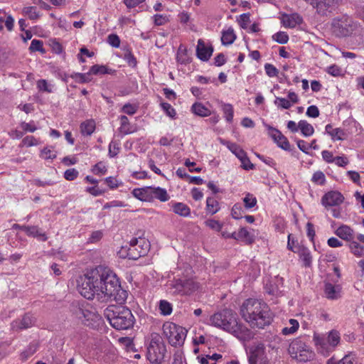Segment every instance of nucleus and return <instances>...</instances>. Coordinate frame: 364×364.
<instances>
[{"label": "nucleus", "mask_w": 364, "mask_h": 364, "mask_svg": "<svg viewBox=\"0 0 364 364\" xmlns=\"http://www.w3.org/2000/svg\"><path fill=\"white\" fill-rule=\"evenodd\" d=\"M245 207L247 209L254 208L257 205V198L252 194L247 193L243 198Z\"/></svg>", "instance_id": "obj_43"}, {"label": "nucleus", "mask_w": 364, "mask_h": 364, "mask_svg": "<svg viewBox=\"0 0 364 364\" xmlns=\"http://www.w3.org/2000/svg\"><path fill=\"white\" fill-rule=\"evenodd\" d=\"M220 204L213 197H208L206 199V210L210 215H214L220 210Z\"/></svg>", "instance_id": "obj_30"}, {"label": "nucleus", "mask_w": 364, "mask_h": 364, "mask_svg": "<svg viewBox=\"0 0 364 364\" xmlns=\"http://www.w3.org/2000/svg\"><path fill=\"white\" fill-rule=\"evenodd\" d=\"M151 196L152 197V201H154V199H158L161 202H166L170 198L166 190L159 186H151Z\"/></svg>", "instance_id": "obj_21"}, {"label": "nucleus", "mask_w": 364, "mask_h": 364, "mask_svg": "<svg viewBox=\"0 0 364 364\" xmlns=\"http://www.w3.org/2000/svg\"><path fill=\"white\" fill-rule=\"evenodd\" d=\"M333 141H343L348 137V133L342 128H335L331 134Z\"/></svg>", "instance_id": "obj_35"}, {"label": "nucleus", "mask_w": 364, "mask_h": 364, "mask_svg": "<svg viewBox=\"0 0 364 364\" xmlns=\"http://www.w3.org/2000/svg\"><path fill=\"white\" fill-rule=\"evenodd\" d=\"M311 181H312V182H314L316 184L322 186V185H324L326 183V177H325L324 173L322 171H316L313 174Z\"/></svg>", "instance_id": "obj_51"}, {"label": "nucleus", "mask_w": 364, "mask_h": 364, "mask_svg": "<svg viewBox=\"0 0 364 364\" xmlns=\"http://www.w3.org/2000/svg\"><path fill=\"white\" fill-rule=\"evenodd\" d=\"M57 156L56 154L54 153L50 147L48 146H46L44 147L41 151V153H40V157H41L42 159H44L46 160H48V159H55Z\"/></svg>", "instance_id": "obj_50"}, {"label": "nucleus", "mask_w": 364, "mask_h": 364, "mask_svg": "<svg viewBox=\"0 0 364 364\" xmlns=\"http://www.w3.org/2000/svg\"><path fill=\"white\" fill-rule=\"evenodd\" d=\"M191 112L200 117H208L211 115V111L201 102H195L191 106Z\"/></svg>", "instance_id": "obj_24"}, {"label": "nucleus", "mask_w": 364, "mask_h": 364, "mask_svg": "<svg viewBox=\"0 0 364 364\" xmlns=\"http://www.w3.org/2000/svg\"><path fill=\"white\" fill-rule=\"evenodd\" d=\"M23 13L31 20H36L40 17V14L36 11V6H28L23 9Z\"/></svg>", "instance_id": "obj_41"}, {"label": "nucleus", "mask_w": 364, "mask_h": 364, "mask_svg": "<svg viewBox=\"0 0 364 364\" xmlns=\"http://www.w3.org/2000/svg\"><path fill=\"white\" fill-rule=\"evenodd\" d=\"M340 290L339 285H333L329 282L325 284L324 291L326 297L329 299H337L339 297Z\"/></svg>", "instance_id": "obj_22"}, {"label": "nucleus", "mask_w": 364, "mask_h": 364, "mask_svg": "<svg viewBox=\"0 0 364 364\" xmlns=\"http://www.w3.org/2000/svg\"><path fill=\"white\" fill-rule=\"evenodd\" d=\"M107 42L114 48H119L120 46V38L115 33H111L108 36Z\"/></svg>", "instance_id": "obj_58"}, {"label": "nucleus", "mask_w": 364, "mask_h": 364, "mask_svg": "<svg viewBox=\"0 0 364 364\" xmlns=\"http://www.w3.org/2000/svg\"><path fill=\"white\" fill-rule=\"evenodd\" d=\"M171 288L175 289V293L190 295L198 289V285L192 279L179 278L173 282Z\"/></svg>", "instance_id": "obj_9"}, {"label": "nucleus", "mask_w": 364, "mask_h": 364, "mask_svg": "<svg viewBox=\"0 0 364 364\" xmlns=\"http://www.w3.org/2000/svg\"><path fill=\"white\" fill-rule=\"evenodd\" d=\"M306 114L312 118H316L319 116L318 108L316 105H311L307 108Z\"/></svg>", "instance_id": "obj_63"}, {"label": "nucleus", "mask_w": 364, "mask_h": 364, "mask_svg": "<svg viewBox=\"0 0 364 364\" xmlns=\"http://www.w3.org/2000/svg\"><path fill=\"white\" fill-rule=\"evenodd\" d=\"M26 234L29 237H37L41 241H46L48 237L45 233H42L38 226H27Z\"/></svg>", "instance_id": "obj_26"}, {"label": "nucleus", "mask_w": 364, "mask_h": 364, "mask_svg": "<svg viewBox=\"0 0 364 364\" xmlns=\"http://www.w3.org/2000/svg\"><path fill=\"white\" fill-rule=\"evenodd\" d=\"M163 333L172 346H181L186 337L185 328L172 322H166L163 325Z\"/></svg>", "instance_id": "obj_8"}, {"label": "nucleus", "mask_w": 364, "mask_h": 364, "mask_svg": "<svg viewBox=\"0 0 364 364\" xmlns=\"http://www.w3.org/2000/svg\"><path fill=\"white\" fill-rule=\"evenodd\" d=\"M309 347L308 345L304 342L301 338H296L294 339L289 346V353L291 355L292 358H296L298 355V353L301 350H304L305 348Z\"/></svg>", "instance_id": "obj_18"}, {"label": "nucleus", "mask_w": 364, "mask_h": 364, "mask_svg": "<svg viewBox=\"0 0 364 364\" xmlns=\"http://www.w3.org/2000/svg\"><path fill=\"white\" fill-rule=\"evenodd\" d=\"M240 311L241 316L252 328H264L273 321L272 313L262 300L247 299L242 303Z\"/></svg>", "instance_id": "obj_3"}, {"label": "nucleus", "mask_w": 364, "mask_h": 364, "mask_svg": "<svg viewBox=\"0 0 364 364\" xmlns=\"http://www.w3.org/2000/svg\"><path fill=\"white\" fill-rule=\"evenodd\" d=\"M29 50L31 52L38 51L42 54H44L46 52V49L43 48V41L38 39H33L31 41V46L29 47Z\"/></svg>", "instance_id": "obj_38"}, {"label": "nucleus", "mask_w": 364, "mask_h": 364, "mask_svg": "<svg viewBox=\"0 0 364 364\" xmlns=\"http://www.w3.org/2000/svg\"><path fill=\"white\" fill-rule=\"evenodd\" d=\"M173 212L181 217L187 218L191 215V208L181 202H174L171 205Z\"/></svg>", "instance_id": "obj_20"}, {"label": "nucleus", "mask_w": 364, "mask_h": 364, "mask_svg": "<svg viewBox=\"0 0 364 364\" xmlns=\"http://www.w3.org/2000/svg\"><path fill=\"white\" fill-rule=\"evenodd\" d=\"M213 50L214 48L211 44L206 46L203 39H198L196 50L198 58L202 61L206 62L210 58Z\"/></svg>", "instance_id": "obj_14"}, {"label": "nucleus", "mask_w": 364, "mask_h": 364, "mask_svg": "<svg viewBox=\"0 0 364 364\" xmlns=\"http://www.w3.org/2000/svg\"><path fill=\"white\" fill-rule=\"evenodd\" d=\"M344 200V197L338 191H331L321 198V204L328 209L329 207L338 206Z\"/></svg>", "instance_id": "obj_11"}, {"label": "nucleus", "mask_w": 364, "mask_h": 364, "mask_svg": "<svg viewBox=\"0 0 364 364\" xmlns=\"http://www.w3.org/2000/svg\"><path fill=\"white\" fill-rule=\"evenodd\" d=\"M250 13H245V14H241L239 16V18L237 19V22L242 28L246 29L247 28V24L250 22Z\"/></svg>", "instance_id": "obj_53"}, {"label": "nucleus", "mask_w": 364, "mask_h": 364, "mask_svg": "<svg viewBox=\"0 0 364 364\" xmlns=\"http://www.w3.org/2000/svg\"><path fill=\"white\" fill-rule=\"evenodd\" d=\"M297 252H299L300 259L303 262V265L306 267H311L312 257L309 249L305 247H299Z\"/></svg>", "instance_id": "obj_23"}, {"label": "nucleus", "mask_w": 364, "mask_h": 364, "mask_svg": "<svg viewBox=\"0 0 364 364\" xmlns=\"http://www.w3.org/2000/svg\"><path fill=\"white\" fill-rule=\"evenodd\" d=\"M159 309L160 313L164 316L170 315L172 313V304L166 300H161L159 301Z\"/></svg>", "instance_id": "obj_37"}, {"label": "nucleus", "mask_w": 364, "mask_h": 364, "mask_svg": "<svg viewBox=\"0 0 364 364\" xmlns=\"http://www.w3.org/2000/svg\"><path fill=\"white\" fill-rule=\"evenodd\" d=\"M223 144H226L228 149L239 159L246 152L237 144L230 141H222Z\"/></svg>", "instance_id": "obj_33"}, {"label": "nucleus", "mask_w": 364, "mask_h": 364, "mask_svg": "<svg viewBox=\"0 0 364 364\" xmlns=\"http://www.w3.org/2000/svg\"><path fill=\"white\" fill-rule=\"evenodd\" d=\"M223 112L226 121L231 123L233 119L234 109L231 104H223Z\"/></svg>", "instance_id": "obj_39"}, {"label": "nucleus", "mask_w": 364, "mask_h": 364, "mask_svg": "<svg viewBox=\"0 0 364 364\" xmlns=\"http://www.w3.org/2000/svg\"><path fill=\"white\" fill-rule=\"evenodd\" d=\"M317 11L322 15H327V13H332L336 8L335 0H318L316 3Z\"/></svg>", "instance_id": "obj_16"}, {"label": "nucleus", "mask_w": 364, "mask_h": 364, "mask_svg": "<svg viewBox=\"0 0 364 364\" xmlns=\"http://www.w3.org/2000/svg\"><path fill=\"white\" fill-rule=\"evenodd\" d=\"M79 293L85 299L92 300L97 296L102 301H115L124 304L128 292L123 289L117 274L107 267L102 265L91 269L80 277L77 286Z\"/></svg>", "instance_id": "obj_1"}, {"label": "nucleus", "mask_w": 364, "mask_h": 364, "mask_svg": "<svg viewBox=\"0 0 364 364\" xmlns=\"http://www.w3.org/2000/svg\"><path fill=\"white\" fill-rule=\"evenodd\" d=\"M206 226L215 231L220 232L223 228V224L214 219H208L205 222Z\"/></svg>", "instance_id": "obj_56"}, {"label": "nucleus", "mask_w": 364, "mask_h": 364, "mask_svg": "<svg viewBox=\"0 0 364 364\" xmlns=\"http://www.w3.org/2000/svg\"><path fill=\"white\" fill-rule=\"evenodd\" d=\"M177 62L181 64H188L191 62V58L188 55V50L186 48L181 44L178 47L176 55Z\"/></svg>", "instance_id": "obj_28"}, {"label": "nucleus", "mask_w": 364, "mask_h": 364, "mask_svg": "<svg viewBox=\"0 0 364 364\" xmlns=\"http://www.w3.org/2000/svg\"><path fill=\"white\" fill-rule=\"evenodd\" d=\"M266 127L272 132L269 133V136L279 148L285 151H291L289 140L279 129L268 124L266 125Z\"/></svg>", "instance_id": "obj_10"}, {"label": "nucleus", "mask_w": 364, "mask_h": 364, "mask_svg": "<svg viewBox=\"0 0 364 364\" xmlns=\"http://www.w3.org/2000/svg\"><path fill=\"white\" fill-rule=\"evenodd\" d=\"M335 234L339 237L341 239L350 242L354 238V231L353 230L346 225H341L336 231Z\"/></svg>", "instance_id": "obj_19"}, {"label": "nucleus", "mask_w": 364, "mask_h": 364, "mask_svg": "<svg viewBox=\"0 0 364 364\" xmlns=\"http://www.w3.org/2000/svg\"><path fill=\"white\" fill-rule=\"evenodd\" d=\"M210 322L240 341H249L252 337L251 331L240 321L237 313L230 309L225 308L215 313L210 316Z\"/></svg>", "instance_id": "obj_2"}, {"label": "nucleus", "mask_w": 364, "mask_h": 364, "mask_svg": "<svg viewBox=\"0 0 364 364\" xmlns=\"http://www.w3.org/2000/svg\"><path fill=\"white\" fill-rule=\"evenodd\" d=\"M105 318L116 330H128L135 323L132 311L125 306L110 305L104 310Z\"/></svg>", "instance_id": "obj_4"}, {"label": "nucleus", "mask_w": 364, "mask_h": 364, "mask_svg": "<svg viewBox=\"0 0 364 364\" xmlns=\"http://www.w3.org/2000/svg\"><path fill=\"white\" fill-rule=\"evenodd\" d=\"M36 318L30 313H26L21 319L14 320L11 323L14 330H23L32 327L36 323Z\"/></svg>", "instance_id": "obj_13"}, {"label": "nucleus", "mask_w": 364, "mask_h": 364, "mask_svg": "<svg viewBox=\"0 0 364 364\" xmlns=\"http://www.w3.org/2000/svg\"><path fill=\"white\" fill-rule=\"evenodd\" d=\"M95 129V123L93 120H87L80 124L81 133L84 136H90Z\"/></svg>", "instance_id": "obj_32"}, {"label": "nucleus", "mask_w": 364, "mask_h": 364, "mask_svg": "<svg viewBox=\"0 0 364 364\" xmlns=\"http://www.w3.org/2000/svg\"><path fill=\"white\" fill-rule=\"evenodd\" d=\"M272 39L279 44H286L289 41V36L284 31H279L272 36Z\"/></svg>", "instance_id": "obj_46"}, {"label": "nucleus", "mask_w": 364, "mask_h": 364, "mask_svg": "<svg viewBox=\"0 0 364 364\" xmlns=\"http://www.w3.org/2000/svg\"><path fill=\"white\" fill-rule=\"evenodd\" d=\"M348 246L351 252L354 255L357 257L363 256L364 252V247L360 245L358 242L351 240Z\"/></svg>", "instance_id": "obj_36"}, {"label": "nucleus", "mask_w": 364, "mask_h": 364, "mask_svg": "<svg viewBox=\"0 0 364 364\" xmlns=\"http://www.w3.org/2000/svg\"><path fill=\"white\" fill-rule=\"evenodd\" d=\"M79 175L78 171L75 168H69L64 172V178L68 181H73L77 178Z\"/></svg>", "instance_id": "obj_57"}, {"label": "nucleus", "mask_w": 364, "mask_h": 364, "mask_svg": "<svg viewBox=\"0 0 364 364\" xmlns=\"http://www.w3.org/2000/svg\"><path fill=\"white\" fill-rule=\"evenodd\" d=\"M144 253H145L144 252L136 253V252H134V250L133 249L129 248V250H127V254L126 255L122 254L120 255V257H124V258L127 257L129 259H136L139 257H140L141 255H144Z\"/></svg>", "instance_id": "obj_59"}, {"label": "nucleus", "mask_w": 364, "mask_h": 364, "mask_svg": "<svg viewBox=\"0 0 364 364\" xmlns=\"http://www.w3.org/2000/svg\"><path fill=\"white\" fill-rule=\"evenodd\" d=\"M315 354L314 351L311 349L310 346L305 348L304 350H301L298 353L297 357L295 358L299 362H306L308 360H311L314 358Z\"/></svg>", "instance_id": "obj_31"}, {"label": "nucleus", "mask_w": 364, "mask_h": 364, "mask_svg": "<svg viewBox=\"0 0 364 364\" xmlns=\"http://www.w3.org/2000/svg\"><path fill=\"white\" fill-rule=\"evenodd\" d=\"M138 109L136 105H132L131 103H126L121 109V112L128 115L134 114Z\"/></svg>", "instance_id": "obj_52"}, {"label": "nucleus", "mask_w": 364, "mask_h": 364, "mask_svg": "<svg viewBox=\"0 0 364 364\" xmlns=\"http://www.w3.org/2000/svg\"><path fill=\"white\" fill-rule=\"evenodd\" d=\"M264 70H265V73L266 74L270 77H277L278 76V74H279V70L278 69L274 66L272 64H270V63H266L264 65Z\"/></svg>", "instance_id": "obj_54"}, {"label": "nucleus", "mask_w": 364, "mask_h": 364, "mask_svg": "<svg viewBox=\"0 0 364 364\" xmlns=\"http://www.w3.org/2000/svg\"><path fill=\"white\" fill-rule=\"evenodd\" d=\"M340 335L337 331H331L328 336L319 335L314 333V341L320 352L324 355H328L340 342Z\"/></svg>", "instance_id": "obj_7"}, {"label": "nucleus", "mask_w": 364, "mask_h": 364, "mask_svg": "<svg viewBox=\"0 0 364 364\" xmlns=\"http://www.w3.org/2000/svg\"><path fill=\"white\" fill-rule=\"evenodd\" d=\"M237 240H241L247 245L255 242V237L245 228H241L237 233Z\"/></svg>", "instance_id": "obj_27"}, {"label": "nucleus", "mask_w": 364, "mask_h": 364, "mask_svg": "<svg viewBox=\"0 0 364 364\" xmlns=\"http://www.w3.org/2000/svg\"><path fill=\"white\" fill-rule=\"evenodd\" d=\"M115 73L114 70L108 68L107 66L103 65L95 64L92 65L90 69V73L97 75L105 74H113Z\"/></svg>", "instance_id": "obj_29"}, {"label": "nucleus", "mask_w": 364, "mask_h": 364, "mask_svg": "<svg viewBox=\"0 0 364 364\" xmlns=\"http://www.w3.org/2000/svg\"><path fill=\"white\" fill-rule=\"evenodd\" d=\"M236 39V35L234 32V29L232 27H230L226 31H223L221 42L224 46H229L234 43Z\"/></svg>", "instance_id": "obj_25"}, {"label": "nucleus", "mask_w": 364, "mask_h": 364, "mask_svg": "<svg viewBox=\"0 0 364 364\" xmlns=\"http://www.w3.org/2000/svg\"><path fill=\"white\" fill-rule=\"evenodd\" d=\"M299 127L302 135L306 137L310 136L314 133V127L306 120H300L299 122Z\"/></svg>", "instance_id": "obj_34"}, {"label": "nucleus", "mask_w": 364, "mask_h": 364, "mask_svg": "<svg viewBox=\"0 0 364 364\" xmlns=\"http://www.w3.org/2000/svg\"><path fill=\"white\" fill-rule=\"evenodd\" d=\"M265 358V346L262 343L253 345L250 349L248 356L249 364H257L258 360Z\"/></svg>", "instance_id": "obj_12"}, {"label": "nucleus", "mask_w": 364, "mask_h": 364, "mask_svg": "<svg viewBox=\"0 0 364 364\" xmlns=\"http://www.w3.org/2000/svg\"><path fill=\"white\" fill-rule=\"evenodd\" d=\"M327 73L332 76L338 77L341 75L342 70L337 65H332L327 68Z\"/></svg>", "instance_id": "obj_61"}, {"label": "nucleus", "mask_w": 364, "mask_h": 364, "mask_svg": "<svg viewBox=\"0 0 364 364\" xmlns=\"http://www.w3.org/2000/svg\"><path fill=\"white\" fill-rule=\"evenodd\" d=\"M124 60L127 63L129 66L135 68L137 65L136 58L134 57L130 50L127 49L123 57Z\"/></svg>", "instance_id": "obj_47"}, {"label": "nucleus", "mask_w": 364, "mask_h": 364, "mask_svg": "<svg viewBox=\"0 0 364 364\" xmlns=\"http://www.w3.org/2000/svg\"><path fill=\"white\" fill-rule=\"evenodd\" d=\"M119 149H120V148L119 146L118 143H117L116 141H112L109 145V152H108L109 156L110 158L115 157L118 154Z\"/></svg>", "instance_id": "obj_55"}, {"label": "nucleus", "mask_w": 364, "mask_h": 364, "mask_svg": "<svg viewBox=\"0 0 364 364\" xmlns=\"http://www.w3.org/2000/svg\"><path fill=\"white\" fill-rule=\"evenodd\" d=\"M172 364H187L183 352L181 350H176L174 352Z\"/></svg>", "instance_id": "obj_48"}, {"label": "nucleus", "mask_w": 364, "mask_h": 364, "mask_svg": "<svg viewBox=\"0 0 364 364\" xmlns=\"http://www.w3.org/2000/svg\"><path fill=\"white\" fill-rule=\"evenodd\" d=\"M357 24L347 16L334 18L331 23L332 33L337 38H346L353 34Z\"/></svg>", "instance_id": "obj_6"}, {"label": "nucleus", "mask_w": 364, "mask_h": 364, "mask_svg": "<svg viewBox=\"0 0 364 364\" xmlns=\"http://www.w3.org/2000/svg\"><path fill=\"white\" fill-rule=\"evenodd\" d=\"M160 106L167 116L171 119H175L176 112L175 109L168 102H161Z\"/></svg>", "instance_id": "obj_44"}, {"label": "nucleus", "mask_w": 364, "mask_h": 364, "mask_svg": "<svg viewBox=\"0 0 364 364\" xmlns=\"http://www.w3.org/2000/svg\"><path fill=\"white\" fill-rule=\"evenodd\" d=\"M274 104L277 107L285 109H288L291 107V103L289 100L279 97H276Z\"/></svg>", "instance_id": "obj_49"}, {"label": "nucleus", "mask_w": 364, "mask_h": 364, "mask_svg": "<svg viewBox=\"0 0 364 364\" xmlns=\"http://www.w3.org/2000/svg\"><path fill=\"white\" fill-rule=\"evenodd\" d=\"M151 186H144L134 188L132 193L138 200L143 202H152L151 196Z\"/></svg>", "instance_id": "obj_17"}, {"label": "nucleus", "mask_w": 364, "mask_h": 364, "mask_svg": "<svg viewBox=\"0 0 364 364\" xmlns=\"http://www.w3.org/2000/svg\"><path fill=\"white\" fill-rule=\"evenodd\" d=\"M166 353V346L162 337L159 333H151L146 348V359L152 364H161L165 360Z\"/></svg>", "instance_id": "obj_5"}, {"label": "nucleus", "mask_w": 364, "mask_h": 364, "mask_svg": "<svg viewBox=\"0 0 364 364\" xmlns=\"http://www.w3.org/2000/svg\"><path fill=\"white\" fill-rule=\"evenodd\" d=\"M239 160L241 162V167L246 171L253 170L255 166V165L250 161L249 157L247 155V153H245L239 159Z\"/></svg>", "instance_id": "obj_45"}, {"label": "nucleus", "mask_w": 364, "mask_h": 364, "mask_svg": "<svg viewBox=\"0 0 364 364\" xmlns=\"http://www.w3.org/2000/svg\"><path fill=\"white\" fill-rule=\"evenodd\" d=\"M244 213L243 208L240 203H235L231 210V215L235 220L242 218V214Z\"/></svg>", "instance_id": "obj_42"}, {"label": "nucleus", "mask_w": 364, "mask_h": 364, "mask_svg": "<svg viewBox=\"0 0 364 364\" xmlns=\"http://www.w3.org/2000/svg\"><path fill=\"white\" fill-rule=\"evenodd\" d=\"M92 171L95 175L105 174L107 172V168L102 162L100 161L93 166Z\"/></svg>", "instance_id": "obj_60"}, {"label": "nucleus", "mask_w": 364, "mask_h": 364, "mask_svg": "<svg viewBox=\"0 0 364 364\" xmlns=\"http://www.w3.org/2000/svg\"><path fill=\"white\" fill-rule=\"evenodd\" d=\"M227 60L223 53H218L214 58V65L217 67H220L225 64Z\"/></svg>", "instance_id": "obj_64"}, {"label": "nucleus", "mask_w": 364, "mask_h": 364, "mask_svg": "<svg viewBox=\"0 0 364 364\" xmlns=\"http://www.w3.org/2000/svg\"><path fill=\"white\" fill-rule=\"evenodd\" d=\"M282 22L284 26L293 28L297 25H301L303 23V18L297 13H293L291 14H283Z\"/></svg>", "instance_id": "obj_15"}, {"label": "nucleus", "mask_w": 364, "mask_h": 364, "mask_svg": "<svg viewBox=\"0 0 364 364\" xmlns=\"http://www.w3.org/2000/svg\"><path fill=\"white\" fill-rule=\"evenodd\" d=\"M37 86L41 91H44L48 93L52 92V89L50 87L47 80H39L37 82Z\"/></svg>", "instance_id": "obj_62"}, {"label": "nucleus", "mask_w": 364, "mask_h": 364, "mask_svg": "<svg viewBox=\"0 0 364 364\" xmlns=\"http://www.w3.org/2000/svg\"><path fill=\"white\" fill-rule=\"evenodd\" d=\"M90 71L86 73H75L71 75V77L79 83H86L92 80V78L90 77Z\"/></svg>", "instance_id": "obj_40"}]
</instances>
